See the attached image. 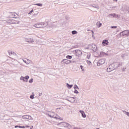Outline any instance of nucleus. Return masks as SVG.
Listing matches in <instances>:
<instances>
[{
	"label": "nucleus",
	"mask_w": 129,
	"mask_h": 129,
	"mask_svg": "<svg viewBox=\"0 0 129 129\" xmlns=\"http://www.w3.org/2000/svg\"><path fill=\"white\" fill-rule=\"evenodd\" d=\"M46 115H48V116H49V117L55 118V119H61V117H59V116H58V115H56L55 116V113L52 112H49L46 113Z\"/></svg>",
	"instance_id": "nucleus-1"
},
{
	"label": "nucleus",
	"mask_w": 129,
	"mask_h": 129,
	"mask_svg": "<svg viewBox=\"0 0 129 129\" xmlns=\"http://www.w3.org/2000/svg\"><path fill=\"white\" fill-rule=\"evenodd\" d=\"M47 25H48V24L41 23L39 24H35L33 26L34 27H35V28H37V29H40L41 28H45V27L47 26Z\"/></svg>",
	"instance_id": "nucleus-2"
},
{
	"label": "nucleus",
	"mask_w": 129,
	"mask_h": 129,
	"mask_svg": "<svg viewBox=\"0 0 129 129\" xmlns=\"http://www.w3.org/2000/svg\"><path fill=\"white\" fill-rule=\"evenodd\" d=\"M116 68H115V66L114 63L110 64L108 68L107 69V72H111V71H113V70H115Z\"/></svg>",
	"instance_id": "nucleus-3"
},
{
	"label": "nucleus",
	"mask_w": 129,
	"mask_h": 129,
	"mask_svg": "<svg viewBox=\"0 0 129 129\" xmlns=\"http://www.w3.org/2000/svg\"><path fill=\"white\" fill-rule=\"evenodd\" d=\"M119 35L120 36V37H124V36H126V37H128L129 30H124V31L121 32L119 33Z\"/></svg>",
	"instance_id": "nucleus-4"
},
{
	"label": "nucleus",
	"mask_w": 129,
	"mask_h": 129,
	"mask_svg": "<svg viewBox=\"0 0 129 129\" xmlns=\"http://www.w3.org/2000/svg\"><path fill=\"white\" fill-rule=\"evenodd\" d=\"M29 78H30L29 76H26L25 77L21 76L20 77V80H22L23 82H28Z\"/></svg>",
	"instance_id": "nucleus-5"
},
{
	"label": "nucleus",
	"mask_w": 129,
	"mask_h": 129,
	"mask_svg": "<svg viewBox=\"0 0 129 129\" xmlns=\"http://www.w3.org/2000/svg\"><path fill=\"white\" fill-rule=\"evenodd\" d=\"M105 63V59L102 58L100 59L97 62V66H100V65H102V64H104Z\"/></svg>",
	"instance_id": "nucleus-6"
},
{
	"label": "nucleus",
	"mask_w": 129,
	"mask_h": 129,
	"mask_svg": "<svg viewBox=\"0 0 129 129\" xmlns=\"http://www.w3.org/2000/svg\"><path fill=\"white\" fill-rule=\"evenodd\" d=\"M76 99V97H71L70 98L66 99V100L71 102V103H74L75 102V99Z\"/></svg>",
	"instance_id": "nucleus-7"
},
{
	"label": "nucleus",
	"mask_w": 129,
	"mask_h": 129,
	"mask_svg": "<svg viewBox=\"0 0 129 129\" xmlns=\"http://www.w3.org/2000/svg\"><path fill=\"white\" fill-rule=\"evenodd\" d=\"M75 53L76 54V56L78 57H80L82 55V51L80 50H75Z\"/></svg>",
	"instance_id": "nucleus-8"
},
{
	"label": "nucleus",
	"mask_w": 129,
	"mask_h": 129,
	"mask_svg": "<svg viewBox=\"0 0 129 129\" xmlns=\"http://www.w3.org/2000/svg\"><path fill=\"white\" fill-rule=\"evenodd\" d=\"M90 46L92 48V50L94 52H96V50H97V47L96 46V45H95L94 43H93L90 45Z\"/></svg>",
	"instance_id": "nucleus-9"
},
{
	"label": "nucleus",
	"mask_w": 129,
	"mask_h": 129,
	"mask_svg": "<svg viewBox=\"0 0 129 129\" xmlns=\"http://www.w3.org/2000/svg\"><path fill=\"white\" fill-rule=\"evenodd\" d=\"M25 42H27V43H29V44H31V43H34L35 42V40H34L32 38H25Z\"/></svg>",
	"instance_id": "nucleus-10"
},
{
	"label": "nucleus",
	"mask_w": 129,
	"mask_h": 129,
	"mask_svg": "<svg viewBox=\"0 0 129 129\" xmlns=\"http://www.w3.org/2000/svg\"><path fill=\"white\" fill-rule=\"evenodd\" d=\"M114 64L116 69L118 68V67H121L122 66V62H114Z\"/></svg>",
	"instance_id": "nucleus-11"
},
{
	"label": "nucleus",
	"mask_w": 129,
	"mask_h": 129,
	"mask_svg": "<svg viewBox=\"0 0 129 129\" xmlns=\"http://www.w3.org/2000/svg\"><path fill=\"white\" fill-rule=\"evenodd\" d=\"M62 62H63L65 64H70V63H71V60H68L67 59H64L62 60Z\"/></svg>",
	"instance_id": "nucleus-12"
},
{
	"label": "nucleus",
	"mask_w": 129,
	"mask_h": 129,
	"mask_svg": "<svg viewBox=\"0 0 129 129\" xmlns=\"http://www.w3.org/2000/svg\"><path fill=\"white\" fill-rule=\"evenodd\" d=\"M59 23H60V27H62V28H65V27H66V23L64 22H61V21H59Z\"/></svg>",
	"instance_id": "nucleus-13"
},
{
	"label": "nucleus",
	"mask_w": 129,
	"mask_h": 129,
	"mask_svg": "<svg viewBox=\"0 0 129 129\" xmlns=\"http://www.w3.org/2000/svg\"><path fill=\"white\" fill-rule=\"evenodd\" d=\"M79 112L81 113L82 117H84V118L86 117V114H85V112H84V111L80 110L79 111Z\"/></svg>",
	"instance_id": "nucleus-14"
},
{
	"label": "nucleus",
	"mask_w": 129,
	"mask_h": 129,
	"mask_svg": "<svg viewBox=\"0 0 129 129\" xmlns=\"http://www.w3.org/2000/svg\"><path fill=\"white\" fill-rule=\"evenodd\" d=\"M102 44L104 46H106L107 45H108V40L105 39L102 41Z\"/></svg>",
	"instance_id": "nucleus-15"
},
{
	"label": "nucleus",
	"mask_w": 129,
	"mask_h": 129,
	"mask_svg": "<svg viewBox=\"0 0 129 129\" xmlns=\"http://www.w3.org/2000/svg\"><path fill=\"white\" fill-rule=\"evenodd\" d=\"M9 23H10V24H19V21H16L14 20L9 21Z\"/></svg>",
	"instance_id": "nucleus-16"
},
{
	"label": "nucleus",
	"mask_w": 129,
	"mask_h": 129,
	"mask_svg": "<svg viewBox=\"0 0 129 129\" xmlns=\"http://www.w3.org/2000/svg\"><path fill=\"white\" fill-rule=\"evenodd\" d=\"M33 13H34V14H33L34 17H37V16H38V14H39V12L37 11V10H34L33 11Z\"/></svg>",
	"instance_id": "nucleus-17"
},
{
	"label": "nucleus",
	"mask_w": 129,
	"mask_h": 129,
	"mask_svg": "<svg viewBox=\"0 0 129 129\" xmlns=\"http://www.w3.org/2000/svg\"><path fill=\"white\" fill-rule=\"evenodd\" d=\"M67 87H68V88H69V89H71V88H72V87H73V85H69V84L67 83Z\"/></svg>",
	"instance_id": "nucleus-18"
},
{
	"label": "nucleus",
	"mask_w": 129,
	"mask_h": 129,
	"mask_svg": "<svg viewBox=\"0 0 129 129\" xmlns=\"http://www.w3.org/2000/svg\"><path fill=\"white\" fill-rule=\"evenodd\" d=\"M92 7L93 8H95V9H99V6H98V5H96L95 4H93L92 5Z\"/></svg>",
	"instance_id": "nucleus-19"
},
{
	"label": "nucleus",
	"mask_w": 129,
	"mask_h": 129,
	"mask_svg": "<svg viewBox=\"0 0 129 129\" xmlns=\"http://www.w3.org/2000/svg\"><path fill=\"white\" fill-rule=\"evenodd\" d=\"M96 25H97L98 28H100V27H101V26H102V24L100 23V22H97L96 23Z\"/></svg>",
	"instance_id": "nucleus-20"
},
{
	"label": "nucleus",
	"mask_w": 129,
	"mask_h": 129,
	"mask_svg": "<svg viewBox=\"0 0 129 129\" xmlns=\"http://www.w3.org/2000/svg\"><path fill=\"white\" fill-rule=\"evenodd\" d=\"M29 118V115H25L22 116V118L24 119H28Z\"/></svg>",
	"instance_id": "nucleus-21"
},
{
	"label": "nucleus",
	"mask_w": 129,
	"mask_h": 129,
	"mask_svg": "<svg viewBox=\"0 0 129 129\" xmlns=\"http://www.w3.org/2000/svg\"><path fill=\"white\" fill-rule=\"evenodd\" d=\"M17 127H19V128H25V126H19V125L15 126V128H17Z\"/></svg>",
	"instance_id": "nucleus-22"
},
{
	"label": "nucleus",
	"mask_w": 129,
	"mask_h": 129,
	"mask_svg": "<svg viewBox=\"0 0 129 129\" xmlns=\"http://www.w3.org/2000/svg\"><path fill=\"white\" fill-rule=\"evenodd\" d=\"M34 96H35V94H34V92H33L32 93V95H30V98H31V99H34Z\"/></svg>",
	"instance_id": "nucleus-23"
},
{
	"label": "nucleus",
	"mask_w": 129,
	"mask_h": 129,
	"mask_svg": "<svg viewBox=\"0 0 129 129\" xmlns=\"http://www.w3.org/2000/svg\"><path fill=\"white\" fill-rule=\"evenodd\" d=\"M78 32L76 30H74L73 31H72V35H76V34H78Z\"/></svg>",
	"instance_id": "nucleus-24"
},
{
	"label": "nucleus",
	"mask_w": 129,
	"mask_h": 129,
	"mask_svg": "<svg viewBox=\"0 0 129 129\" xmlns=\"http://www.w3.org/2000/svg\"><path fill=\"white\" fill-rule=\"evenodd\" d=\"M74 89H78V90H79V87L77 85H75L74 86Z\"/></svg>",
	"instance_id": "nucleus-25"
},
{
	"label": "nucleus",
	"mask_w": 129,
	"mask_h": 129,
	"mask_svg": "<svg viewBox=\"0 0 129 129\" xmlns=\"http://www.w3.org/2000/svg\"><path fill=\"white\" fill-rule=\"evenodd\" d=\"M34 5L38 6V7H42V6H43V5L40 3L36 4H34Z\"/></svg>",
	"instance_id": "nucleus-26"
},
{
	"label": "nucleus",
	"mask_w": 129,
	"mask_h": 129,
	"mask_svg": "<svg viewBox=\"0 0 129 129\" xmlns=\"http://www.w3.org/2000/svg\"><path fill=\"white\" fill-rule=\"evenodd\" d=\"M67 59H72V56L71 55H67L66 56Z\"/></svg>",
	"instance_id": "nucleus-27"
},
{
	"label": "nucleus",
	"mask_w": 129,
	"mask_h": 129,
	"mask_svg": "<svg viewBox=\"0 0 129 129\" xmlns=\"http://www.w3.org/2000/svg\"><path fill=\"white\" fill-rule=\"evenodd\" d=\"M104 54H105V53H104L103 52H101L100 53V57H102V56H103V55H104Z\"/></svg>",
	"instance_id": "nucleus-28"
},
{
	"label": "nucleus",
	"mask_w": 129,
	"mask_h": 129,
	"mask_svg": "<svg viewBox=\"0 0 129 129\" xmlns=\"http://www.w3.org/2000/svg\"><path fill=\"white\" fill-rule=\"evenodd\" d=\"M122 112L124 113V114H125L126 115H127L128 114V112H126L125 110H122Z\"/></svg>",
	"instance_id": "nucleus-29"
},
{
	"label": "nucleus",
	"mask_w": 129,
	"mask_h": 129,
	"mask_svg": "<svg viewBox=\"0 0 129 129\" xmlns=\"http://www.w3.org/2000/svg\"><path fill=\"white\" fill-rule=\"evenodd\" d=\"M74 93H76V94H78V93H79V92H78V91L77 90L75 89V91H74Z\"/></svg>",
	"instance_id": "nucleus-30"
},
{
	"label": "nucleus",
	"mask_w": 129,
	"mask_h": 129,
	"mask_svg": "<svg viewBox=\"0 0 129 129\" xmlns=\"http://www.w3.org/2000/svg\"><path fill=\"white\" fill-rule=\"evenodd\" d=\"M90 56H91V54L90 53H89V54L87 55V59H90Z\"/></svg>",
	"instance_id": "nucleus-31"
},
{
	"label": "nucleus",
	"mask_w": 129,
	"mask_h": 129,
	"mask_svg": "<svg viewBox=\"0 0 129 129\" xmlns=\"http://www.w3.org/2000/svg\"><path fill=\"white\" fill-rule=\"evenodd\" d=\"M113 18H117L118 16L116 15L115 14H113Z\"/></svg>",
	"instance_id": "nucleus-32"
},
{
	"label": "nucleus",
	"mask_w": 129,
	"mask_h": 129,
	"mask_svg": "<svg viewBox=\"0 0 129 129\" xmlns=\"http://www.w3.org/2000/svg\"><path fill=\"white\" fill-rule=\"evenodd\" d=\"M28 119H29V120L33 119V117H32V116H31L30 115H28Z\"/></svg>",
	"instance_id": "nucleus-33"
},
{
	"label": "nucleus",
	"mask_w": 129,
	"mask_h": 129,
	"mask_svg": "<svg viewBox=\"0 0 129 129\" xmlns=\"http://www.w3.org/2000/svg\"><path fill=\"white\" fill-rule=\"evenodd\" d=\"M117 26H111V29H116Z\"/></svg>",
	"instance_id": "nucleus-34"
},
{
	"label": "nucleus",
	"mask_w": 129,
	"mask_h": 129,
	"mask_svg": "<svg viewBox=\"0 0 129 129\" xmlns=\"http://www.w3.org/2000/svg\"><path fill=\"white\" fill-rule=\"evenodd\" d=\"M80 68L82 70V71H84V69H83V66H80Z\"/></svg>",
	"instance_id": "nucleus-35"
},
{
	"label": "nucleus",
	"mask_w": 129,
	"mask_h": 129,
	"mask_svg": "<svg viewBox=\"0 0 129 129\" xmlns=\"http://www.w3.org/2000/svg\"><path fill=\"white\" fill-rule=\"evenodd\" d=\"M33 12H34V10L32 9L31 11H30L29 13H28V15L32 14Z\"/></svg>",
	"instance_id": "nucleus-36"
},
{
	"label": "nucleus",
	"mask_w": 129,
	"mask_h": 129,
	"mask_svg": "<svg viewBox=\"0 0 129 129\" xmlns=\"http://www.w3.org/2000/svg\"><path fill=\"white\" fill-rule=\"evenodd\" d=\"M11 55H17V54H16V53H15V52H13V51H11Z\"/></svg>",
	"instance_id": "nucleus-37"
},
{
	"label": "nucleus",
	"mask_w": 129,
	"mask_h": 129,
	"mask_svg": "<svg viewBox=\"0 0 129 129\" xmlns=\"http://www.w3.org/2000/svg\"><path fill=\"white\" fill-rule=\"evenodd\" d=\"M29 83H33V79H31L29 81Z\"/></svg>",
	"instance_id": "nucleus-38"
},
{
	"label": "nucleus",
	"mask_w": 129,
	"mask_h": 129,
	"mask_svg": "<svg viewBox=\"0 0 129 129\" xmlns=\"http://www.w3.org/2000/svg\"><path fill=\"white\" fill-rule=\"evenodd\" d=\"M121 57L122 58H124V57H125V54H122V55H121Z\"/></svg>",
	"instance_id": "nucleus-39"
},
{
	"label": "nucleus",
	"mask_w": 129,
	"mask_h": 129,
	"mask_svg": "<svg viewBox=\"0 0 129 129\" xmlns=\"http://www.w3.org/2000/svg\"><path fill=\"white\" fill-rule=\"evenodd\" d=\"M88 64H89V65H90V64H91V61H90V60H88Z\"/></svg>",
	"instance_id": "nucleus-40"
},
{
	"label": "nucleus",
	"mask_w": 129,
	"mask_h": 129,
	"mask_svg": "<svg viewBox=\"0 0 129 129\" xmlns=\"http://www.w3.org/2000/svg\"><path fill=\"white\" fill-rule=\"evenodd\" d=\"M42 95H43V93H40L39 94V96H42Z\"/></svg>",
	"instance_id": "nucleus-41"
},
{
	"label": "nucleus",
	"mask_w": 129,
	"mask_h": 129,
	"mask_svg": "<svg viewBox=\"0 0 129 129\" xmlns=\"http://www.w3.org/2000/svg\"><path fill=\"white\" fill-rule=\"evenodd\" d=\"M91 32L92 33V37L94 36V32H93V30H91Z\"/></svg>",
	"instance_id": "nucleus-42"
},
{
	"label": "nucleus",
	"mask_w": 129,
	"mask_h": 129,
	"mask_svg": "<svg viewBox=\"0 0 129 129\" xmlns=\"http://www.w3.org/2000/svg\"><path fill=\"white\" fill-rule=\"evenodd\" d=\"M110 16H111V17H113V14H109Z\"/></svg>",
	"instance_id": "nucleus-43"
},
{
	"label": "nucleus",
	"mask_w": 129,
	"mask_h": 129,
	"mask_svg": "<svg viewBox=\"0 0 129 129\" xmlns=\"http://www.w3.org/2000/svg\"><path fill=\"white\" fill-rule=\"evenodd\" d=\"M122 71H124V68H123L122 69Z\"/></svg>",
	"instance_id": "nucleus-44"
},
{
	"label": "nucleus",
	"mask_w": 129,
	"mask_h": 129,
	"mask_svg": "<svg viewBox=\"0 0 129 129\" xmlns=\"http://www.w3.org/2000/svg\"><path fill=\"white\" fill-rule=\"evenodd\" d=\"M25 63H27L26 61L23 60Z\"/></svg>",
	"instance_id": "nucleus-45"
},
{
	"label": "nucleus",
	"mask_w": 129,
	"mask_h": 129,
	"mask_svg": "<svg viewBox=\"0 0 129 129\" xmlns=\"http://www.w3.org/2000/svg\"><path fill=\"white\" fill-rule=\"evenodd\" d=\"M26 127H30V126L27 125V126H26Z\"/></svg>",
	"instance_id": "nucleus-46"
},
{
	"label": "nucleus",
	"mask_w": 129,
	"mask_h": 129,
	"mask_svg": "<svg viewBox=\"0 0 129 129\" xmlns=\"http://www.w3.org/2000/svg\"><path fill=\"white\" fill-rule=\"evenodd\" d=\"M33 128V126H32V127H30V129Z\"/></svg>",
	"instance_id": "nucleus-47"
},
{
	"label": "nucleus",
	"mask_w": 129,
	"mask_h": 129,
	"mask_svg": "<svg viewBox=\"0 0 129 129\" xmlns=\"http://www.w3.org/2000/svg\"><path fill=\"white\" fill-rule=\"evenodd\" d=\"M127 116H129V112L128 113V115H127Z\"/></svg>",
	"instance_id": "nucleus-48"
},
{
	"label": "nucleus",
	"mask_w": 129,
	"mask_h": 129,
	"mask_svg": "<svg viewBox=\"0 0 129 129\" xmlns=\"http://www.w3.org/2000/svg\"><path fill=\"white\" fill-rule=\"evenodd\" d=\"M113 1H114L115 2H117V0H113Z\"/></svg>",
	"instance_id": "nucleus-49"
},
{
	"label": "nucleus",
	"mask_w": 129,
	"mask_h": 129,
	"mask_svg": "<svg viewBox=\"0 0 129 129\" xmlns=\"http://www.w3.org/2000/svg\"><path fill=\"white\" fill-rule=\"evenodd\" d=\"M88 32H89V30H88Z\"/></svg>",
	"instance_id": "nucleus-50"
},
{
	"label": "nucleus",
	"mask_w": 129,
	"mask_h": 129,
	"mask_svg": "<svg viewBox=\"0 0 129 129\" xmlns=\"http://www.w3.org/2000/svg\"><path fill=\"white\" fill-rule=\"evenodd\" d=\"M97 129H100V128H97Z\"/></svg>",
	"instance_id": "nucleus-51"
},
{
	"label": "nucleus",
	"mask_w": 129,
	"mask_h": 129,
	"mask_svg": "<svg viewBox=\"0 0 129 129\" xmlns=\"http://www.w3.org/2000/svg\"><path fill=\"white\" fill-rule=\"evenodd\" d=\"M61 108H59V109H60Z\"/></svg>",
	"instance_id": "nucleus-52"
}]
</instances>
